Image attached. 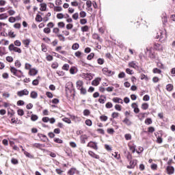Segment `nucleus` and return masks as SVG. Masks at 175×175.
<instances>
[{
    "instance_id": "nucleus-27",
    "label": "nucleus",
    "mask_w": 175,
    "mask_h": 175,
    "mask_svg": "<svg viewBox=\"0 0 175 175\" xmlns=\"http://www.w3.org/2000/svg\"><path fill=\"white\" fill-rule=\"evenodd\" d=\"M100 121L106 122L107 120H109V118L107 116L102 115L100 116Z\"/></svg>"
},
{
    "instance_id": "nucleus-56",
    "label": "nucleus",
    "mask_w": 175,
    "mask_h": 175,
    "mask_svg": "<svg viewBox=\"0 0 175 175\" xmlns=\"http://www.w3.org/2000/svg\"><path fill=\"white\" fill-rule=\"evenodd\" d=\"M8 21L10 23H16V18L11 16L9 18Z\"/></svg>"
},
{
    "instance_id": "nucleus-36",
    "label": "nucleus",
    "mask_w": 175,
    "mask_h": 175,
    "mask_svg": "<svg viewBox=\"0 0 175 175\" xmlns=\"http://www.w3.org/2000/svg\"><path fill=\"white\" fill-rule=\"evenodd\" d=\"M54 142L55 143H58L59 144H62L64 143V142L62 141V139H59V138H54Z\"/></svg>"
},
{
    "instance_id": "nucleus-16",
    "label": "nucleus",
    "mask_w": 175,
    "mask_h": 175,
    "mask_svg": "<svg viewBox=\"0 0 175 175\" xmlns=\"http://www.w3.org/2000/svg\"><path fill=\"white\" fill-rule=\"evenodd\" d=\"M113 102H114L115 103H121V105H122V103H124V101L118 98V97H114L113 99H112Z\"/></svg>"
},
{
    "instance_id": "nucleus-28",
    "label": "nucleus",
    "mask_w": 175,
    "mask_h": 175,
    "mask_svg": "<svg viewBox=\"0 0 175 175\" xmlns=\"http://www.w3.org/2000/svg\"><path fill=\"white\" fill-rule=\"evenodd\" d=\"M166 90H167V91H169V92H170V91H173V85H172V84L167 85Z\"/></svg>"
},
{
    "instance_id": "nucleus-50",
    "label": "nucleus",
    "mask_w": 175,
    "mask_h": 175,
    "mask_svg": "<svg viewBox=\"0 0 175 175\" xmlns=\"http://www.w3.org/2000/svg\"><path fill=\"white\" fill-rule=\"evenodd\" d=\"M72 18L73 20H77L79 18V13L76 12L72 14Z\"/></svg>"
},
{
    "instance_id": "nucleus-11",
    "label": "nucleus",
    "mask_w": 175,
    "mask_h": 175,
    "mask_svg": "<svg viewBox=\"0 0 175 175\" xmlns=\"http://www.w3.org/2000/svg\"><path fill=\"white\" fill-rule=\"evenodd\" d=\"M154 49L158 51H162L163 50V46L159 44L155 43L154 45Z\"/></svg>"
},
{
    "instance_id": "nucleus-31",
    "label": "nucleus",
    "mask_w": 175,
    "mask_h": 175,
    "mask_svg": "<svg viewBox=\"0 0 175 175\" xmlns=\"http://www.w3.org/2000/svg\"><path fill=\"white\" fill-rule=\"evenodd\" d=\"M79 16L81 17V18H84V17H87V13L85 11H81Z\"/></svg>"
},
{
    "instance_id": "nucleus-4",
    "label": "nucleus",
    "mask_w": 175,
    "mask_h": 175,
    "mask_svg": "<svg viewBox=\"0 0 175 175\" xmlns=\"http://www.w3.org/2000/svg\"><path fill=\"white\" fill-rule=\"evenodd\" d=\"M103 73L104 75H106V76H113V75H114V72L109 70V68H103Z\"/></svg>"
},
{
    "instance_id": "nucleus-40",
    "label": "nucleus",
    "mask_w": 175,
    "mask_h": 175,
    "mask_svg": "<svg viewBox=\"0 0 175 175\" xmlns=\"http://www.w3.org/2000/svg\"><path fill=\"white\" fill-rule=\"evenodd\" d=\"M86 5L88 9H91V6H92V2L90 0H88L86 2Z\"/></svg>"
},
{
    "instance_id": "nucleus-51",
    "label": "nucleus",
    "mask_w": 175,
    "mask_h": 175,
    "mask_svg": "<svg viewBox=\"0 0 175 175\" xmlns=\"http://www.w3.org/2000/svg\"><path fill=\"white\" fill-rule=\"evenodd\" d=\"M63 70H69V64H66L62 67Z\"/></svg>"
},
{
    "instance_id": "nucleus-12",
    "label": "nucleus",
    "mask_w": 175,
    "mask_h": 175,
    "mask_svg": "<svg viewBox=\"0 0 175 175\" xmlns=\"http://www.w3.org/2000/svg\"><path fill=\"white\" fill-rule=\"evenodd\" d=\"M29 75L30 76H36L38 75V70L35 68H31L29 70Z\"/></svg>"
},
{
    "instance_id": "nucleus-1",
    "label": "nucleus",
    "mask_w": 175,
    "mask_h": 175,
    "mask_svg": "<svg viewBox=\"0 0 175 175\" xmlns=\"http://www.w3.org/2000/svg\"><path fill=\"white\" fill-rule=\"evenodd\" d=\"M156 39H159V40L163 42L166 39V33L162 30H159L156 36Z\"/></svg>"
},
{
    "instance_id": "nucleus-64",
    "label": "nucleus",
    "mask_w": 175,
    "mask_h": 175,
    "mask_svg": "<svg viewBox=\"0 0 175 175\" xmlns=\"http://www.w3.org/2000/svg\"><path fill=\"white\" fill-rule=\"evenodd\" d=\"M90 110H88V109H85L84 111H83V115H85V116H88L89 114H90Z\"/></svg>"
},
{
    "instance_id": "nucleus-46",
    "label": "nucleus",
    "mask_w": 175,
    "mask_h": 175,
    "mask_svg": "<svg viewBox=\"0 0 175 175\" xmlns=\"http://www.w3.org/2000/svg\"><path fill=\"white\" fill-rule=\"evenodd\" d=\"M126 158H127L128 161H131L132 160V154H131V152H127Z\"/></svg>"
},
{
    "instance_id": "nucleus-35",
    "label": "nucleus",
    "mask_w": 175,
    "mask_h": 175,
    "mask_svg": "<svg viewBox=\"0 0 175 175\" xmlns=\"http://www.w3.org/2000/svg\"><path fill=\"white\" fill-rule=\"evenodd\" d=\"M31 68H32V65H31L30 64H28V63H26L25 65V68L27 70H31Z\"/></svg>"
},
{
    "instance_id": "nucleus-53",
    "label": "nucleus",
    "mask_w": 175,
    "mask_h": 175,
    "mask_svg": "<svg viewBox=\"0 0 175 175\" xmlns=\"http://www.w3.org/2000/svg\"><path fill=\"white\" fill-rule=\"evenodd\" d=\"M93 39H96L97 40H100V37L98 33L93 34Z\"/></svg>"
},
{
    "instance_id": "nucleus-42",
    "label": "nucleus",
    "mask_w": 175,
    "mask_h": 175,
    "mask_svg": "<svg viewBox=\"0 0 175 175\" xmlns=\"http://www.w3.org/2000/svg\"><path fill=\"white\" fill-rule=\"evenodd\" d=\"M38 118H39V117H38V116L32 114L31 116V121H36L38 120Z\"/></svg>"
},
{
    "instance_id": "nucleus-20",
    "label": "nucleus",
    "mask_w": 175,
    "mask_h": 175,
    "mask_svg": "<svg viewBox=\"0 0 175 175\" xmlns=\"http://www.w3.org/2000/svg\"><path fill=\"white\" fill-rule=\"evenodd\" d=\"M123 122H124V124H126V125H128L129 126H131V125H132V122H131L128 118H126L123 120Z\"/></svg>"
},
{
    "instance_id": "nucleus-6",
    "label": "nucleus",
    "mask_w": 175,
    "mask_h": 175,
    "mask_svg": "<svg viewBox=\"0 0 175 175\" xmlns=\"http://www.w3.org/2000/svg\"><path fill=\"white\" fill-rule=\"evenodd\" d=\"M128 147L131 151H132L133 154H135L136 152V145L133 144V142H129L128 144Z\"/></svg>"
},
{
    "instance_id": "nucleus-57",
    "label": "nucleus",
    "mask_w": 175,
    "mask_h": 175,
    "mask_svg": "<svg viewBox=\"0 0 175 175\" xmlns=\"http://www.w3.org/2000/svg\"><path fill=\"white\" fill-rule=\"evenodd\" d=\"M53 33H56L57 35H58V33H59V29H58V27H55L53 29Z\"/></svg>"
},
{
    "instance_id": "nucleus-38",
    "label": "nucleus",
    "mask_w": 175,
    "mask_h": 175,
    "mask_svg": "<svg viewBox=\"0 0 175 175\" xmlns=\"http://www.w3.org/2000/svg\"><path fill=\"white\" fill-rule=\"evenodd\" d=\"M62 121H64V122H66V124H71L72 123V120H70V119H69L68 118H64L62 119Z\"/></svg>"
},
{
    "instance_id": "nucleus-63",
    "label": "nucleus",
    "mask_w": 175,
    "mask_h": 175,
    "mask_svg": "<svg viewBox=\"0 0 175 175\" xmlns=\"http://www.w3.org/2000/svg\"><path fill=\"white\" fill-rule=\"evenodd\" d=\"M6 61H8V62H13V57H12V56H8L6 57Z\"/></svg>"
},
{
    "instance_id": "nucleus-33",
    "label": "nucleus",
    "mask_w": 175,
    "mask_h": 175,
    "mask_svg": "<svg viewBox=\"0 0 175 175\" xmlns=\"http://www.w3.org/2000/svg\"><path fill=\"white\" fill-rule=\"evenodd\" d=\"M124 138L126 140H131L132 139V135L129 133H126L124 135Z\"/></svg>"
},
{
    "instance_id": "nucleus-60",
    "label": "nucleus",
    "mask_w": 175,
    "mask_h": 175,
    "mask_svg": "<svg viewBox=\"0 0 175 175\" xmlns=\"http://www.w3.org/2000/svg\"><path fill=\"white\" fill-rule=\"evenodd\" d=\"M86 23H87V19L85 18H83L80 20V24H81V25H85Z\"/></svg>"
},
{
    "instance_id": "nucleus-10",
    "label": "nucleus",
    "mask_w": 175,
    "mask_h": 175,
    "mask_svg": "<svg viewBox=\"0 0 175 175\" xmlns=\"http://www.w3.org/2000/svg\"><path fill=\"white\" fill-rule=\"evenodd\" d=\"M167 174H173L174 173V167L173 166H167L166 168Z\"/></svg>"
},
{
    "instance_id": "nucleus-15",
    "label": "nucleus",
    "mask_w": 175,
    "mask_h": 175,
    "mask_svg": "<svg viewBox=\"0 0 175 175\" xmlns=\"http://www.w3.org/2000/svg\"><path fill=\"white\" fill-rule=\"evenodd\" d=\"M83 81H78L76 83V85H77V90H81V88H83Z\"/></svg>"
},
{
    "instance_id": "nucleus-9",
    "label": "nucleus",
    "mask_w": 175,
    "mask_h": 175,
    "mask_svg": "<svg viewBox=\"0 0 175 175\" xmlns=\"http://www.w3.org/2000/svg\"><path fill=\"white\" fill-rule=\"evenodd\" d=\"M137 163V160H130V165H128V169H134L135 166H136V164Z\"/></svg>"
},
{
    "instance_id": "nucleus-23",
    "label": "nucleus",
    "mask_w": 175,
    "mask_h": 175,
    "mask_svg": "<svg viewBox=\"0 0 175 175\" xmlns=\"http://www.w3.org/2000/svg\"><path fill=\"white\" fill-rule=\"evenodd\" d=\"M36 21L38 23H41V21H43V18H42V16L40 14H37L36 16Z\"/></svg>"
},
{
    "instance_id": "nucleus-7",
    "label": "nucleus",
    "mask_w": 175,
    "mask_h": 175,
    "mask_svg": "<svg viewBox=\"0 0 175 175\" xmlns=\"http://www.w3.org/2000/svg\"><path fill=\"white\" fill-rule=\"evenodd\" d=\"M29 91H28V90L27 89H25L17 92L18 96H24V95H29Z\"/></svg>"
},
{
    "instance_id": "nucleus-18",
    "label": "nucleus",
    "mask_w": 175,
    "mask_h": 175,
    "mask_svg": "<svg viewBox=\"0 0 175 175\" xmlns=\"http://www.w3.org/2000/svg\"><path fill=\"white\" fill-rule=\"evenodd\" d=\"M30 98L32 99H36V98H38V92L32 91L30 94Z\"/></svg>"
},
{
    "instance_id": "nucleus-61",
    "label": "nucleus",
    "mask_w": 175,
    "mask_h": 175,
    "mask_svg": "<svg viewBox=\"0 0 175 175\" xmlns=\"http://www.w3.org/2000/svg\"><path fill=\"white\" fill-rule=\"evenodd\" d=\"M118 116H120V113H117V112H113L111 115V117L113 118H117V117H118Z\"/></svg>"
},
{
    "instance_id": "nucleus-24",
    "label": "nucleus",
    "mask_w": 175,
    "mask_h": 175,
    "mask_svg": "<svg viewBox=\"0 0 175 175\" xmlns=\"http://www.w3.org/2000/svg\"><path fill=\"white\" fill-rule=\"evenodd\" d=\"M23 44H25V47L29 46V43H31V40L27 39V40H23Z\"/></svg>"
},
{
    "instance_id": "nucleus-14",
    "label": "nucleus",
    "mask_w": 175,
    "mask_h": 175,
    "mask_svg": "<svg viewBox=\"0 0 175 175\" xmlns=\"http://www.w3.org/2000/svg\"><path fill=\"white\" fill-rule=\"evenodd\" d=\"M89 155L92 157V158H95V159H99V155L95 154L94 152L90 150L88 151Z\"/></svg>"
},
{
    "instance_id": "nucleus-34",
    "label": "nucleus",
    "mask_w": 175,
    "mask_h": 175,
    "mask_svg": "<svg viewBox=\"0 0 175 175\" xmlns=\"http://www.w3.org/2000/svg\"><path fill=\"white\" fill-rule=\"evenodd\" d=\"M145 124L146 125H151V124H152V120H151V118H147L146 120H145Z\"/></svg>"
},
{
    "instance_id": "nucleus-17",
    "label": "nucleus",
    "mask_w": 175,
    "mask_h": 175,
    "mask_svg": "<svg viewBox=\"0 0 175 175\" xmlns=\"http://www.w3.org/2000/svg\"><path fill=\"white\" fill-rule=\"evenodd\" d=\"M40 10H41V12H46V9H47V4L42 3L40 5Z\"/></svg>"
},
{
    "instance_id": "nucleus-55",
    "label": "nucleus",
    "mask_w": 175,
    "mask_h": 175,
    "mask_svg": "<svg viewBox=\"0 0 175 175\" xmlns=\"http://www.w3.org/2000/svg\"><path fill=\"white\" fill-rule=\"evenodd\" d=\"M11 163L13 165H17L18 163V160H17L16 159H12Z\"/></svg>"
},
{
    "instance_id": "nucleus-58",
    "label": "nucleus",
    "mask_w": 175,
    "mask_h": 175,
    "mask_svg": "<svg viewBox=\"0 0 175 175\" xmlns=\"http://www.w3.org/2000/svg\"><path fill=\"white\" fill-rule=\"evenodd\" d=\"M124 77H125V72H122L118 75L119 79H124Z\"/></svg>"
},
{
    "instance_id": "nucleus-43",
    "label": "nucleus",
    "mask_w": 175,
    "mask_h": 175,
    "mask_svg": "<svg viewBox=\"0 0 175 175\" xmlns=\"http://www.w3.org/2000/svg\"><path fill=\"white\" fill-rule=\"evenodd\" d=\"M105 107H107V109H111V107H113V104L110 102H108L106 103Z\"/></svg>"
},
{
    "instance_id": "nucleus-52",
    "label": "nucleus",
    "mask_w": 175,
    "mask_h": 175,
    "mask_svg": "<svg viewBox=\"0 0 175 175\" xmlns=\"http://www.w3.org/2000/svg\"><path fill=\"white\" fill-rule=\"evenodd\" d=\"M14 44L17 46V47H20V46H21V42H20V40H16V41H14Z\"/></svg>"
},
{
    "instance_id": "nucleus-8",
    "label": "nucleus",
    "mask_w": 175,
    "mask_h": 175,
    "mask_svg": "<svg viewBox=\"0 0 175 175\" xmlns=\"http://www.w3.org/2000/svg\"><path fill=\"white\" fill-rule=\"evenodd\" d=\"M161 21H162L163 27H165V25H166V23H167V16L166 15V13L162 14Z\"/></svg>"
},
{
    "instance_id": "nucleus-2",
    "label": "nucleus",
    "mask_w": 175,
    "mask_h": 175,
    "mask_svg": "<svg viewBox=\"0 0 175 175\" xmlns=\"http://www.w3.org/2000/svg\"><path fill=\"white\" fill-rule=\"evenodd\" d=\"M8 50L10 51H14V53H18V54H21L22 53L21 49L15 46L14 44H10L8 46Z\"/></svg>"
},
{
    "instance_id": "nucleus-21",
    "label": "nucleus",
    "mask_w": 175,
    "mask_h": 175,
    "mask_svg": "<svg viewBox=\"0 0 175 175\" xmlns=\"http://www.w3.org/2000/svg\"><path fill=\"white\" fill-rule=\"evenodd\" d=\"M129 66L130 68H133L134 69H136V68H137V64H136V63H135V62H131L129 63Z\"/></svg>"
},
{
    "instance_id": "nucleus-26",
    "label": "nucleus",
    "mask_w": 175,
    "mask_h": 175,
    "mask_svg": "<svg viewBox=\"0 0 175 175\" xmlns=\"http://www.w3.org/2000/svg\"><path fill=\"white\" fill-rule=\"evenodd\" d=\"M82 32H88L90 27L88 25H85L81 28Z\"/></svg>"
},
{
    "instance_id": "nucleus-29",
    "label": "nucleus",
    "mask_w": 175,
    "mask_h": 175,
    "mask_svg": "<svg viewBox=\"0 0 175 175\" xmlns=\"http://www.w3.org/2000/svg\"><path fill=\"white\" fill-rule=\"evenodd\" d=\"M75 173H76V169H75V168H71L68 172V174H69V175H74Z\"/></svg>"
},
{
    "instance_id": "nucleus-37",
    "label": "nucleus",
    "mask_w": 175,
    "mask_h": 175,
    "mask_svg": "<svg viewBox=\"0 0 175 175\" xmlns=\"http://www.w3.org/2000/svg\"><path fill=\"white\" fill-rule=\"evenodd\" d=\"M97 62L99 65H103V64H105V59L102 58H98L97 59Z\"/></svg>"
},
{
    "instance_id": "nucleus-30",
    "label": "nucleus",
    "mask_w": 175,
    "mask_h": 175,
    "mask_svg": "<svg viewBox=\"0 0 175 175\" xmlns=\"http://www.w3.org/2000/svg\"><path fill=\"white\" fill-rule=\"evenodd\" d=\"M57 38L61 42H65V37L62 34H57Z\"/></svg>"
},
{
    "instance_id": "nucleus-41",
    "label": "nucleus",
    "mask_w": 175,
    "mask_h": 175,
    "mask_svg": "<svg viewBox=\"0 0 175 175\" xmlns=\"http://www.w3.org/2000/svg\"><path fill=\"white\" fill-rule=\"evenodd\" d=\"M152 72L153 73H157L158 75H161V73H162V71L158 68H154Z\"/></svg>"
},
{
    "instance_id": "nucleus-44",
    "label": "nucleus",
    "mask_w": 175,
    "mask_h": 175,
    "mask_svg": "<svg viewBox=\"0 0 175 175\" xmlns=\"http://www.w3.org/2000/svg\"><path fill=\"white\" fill-rule=\"evenodd\" d=\"M79 47H80V46L79 45V44L75 43L72 45V50H77L79 49Z\"/></svg>"
},
{
    "instance_id": "nucleus-45",
    "label": "nucleus",
    "mask_w": 175,
    "mask_h": 175,
    "mask_svg": "<svg viewBox=\"0 0 175 175\" xmlns=\"http://www.w3.org/2000/svg\"><path fill=\"white\" fill-rule=\"evenodd\" d=\"M55 12H62V7L56 6L54 8Z\"/></svg>"
},
{
    "instance_id": "nucleus-47",
    "label": "nucleus",
    "mask_w": 175,
    "mask_h": 175,
    "mask_svg": "<svg viewBox=\"0 0 175 175\" xmlns=\"http://www.w3.org/2000/svg\"><path fill=\"white\" fill-rule=\"evenodd\" d=\"M8 36H10V38H16V34H14V31H10L8 32Z\"/></svg>"
},
{
    "instance_id": "nucleus-62",
    "label": "nucleus",
    "mask_w": 175,
    "mask_h": 175,
    "mask_svg": "<svg viewBox=\"0 0 175 175\" xmlns=\"http://www.w3.org/2000/svg\"><path fill=\"white\" fill-rule=\"evenodd\" d=\"M17 113H18V116H23L24 114V110L18 109Z\"/></svg>"
},
{
    "instance_id": "nucleus-48",
    "label": "nucleus",
    "mask_w": 175,
    "mask_h": 175,
    "mask_svg": "<svg viewBox=\"0 0 175 175\" xmlns=\"http://www.w3.org/2000/svg\"><path fill=\"white\" fill-rule=\"evenodd\" d=\"M15 66H16V68H21V62L18 60H16Z\"/></svg>"
},
{
    "instance_id": "nucleus-39",
    "label": "nucleus",
    "mask_w": 175,
    "mask_h": 175,
    "mask_svg": "<svg viewBox=\"0 0 175 175\" xmlns=\"http://www.w3.org/2000/svg\"><path fill=\"white\" fill-rule=\"evenodd\" d=\"M142 109H143V110H147V109H148V104L146 103H143L142 105Z\"/></svg>"
},
{
    "instance_id": "nucleus-59",
    "label": "nucleus",
    "mask_w": 175,
    "mask_h": 175,
    "mask_svg": "<svg viewBox=\"0 0 175 175\" xmlns=\"http://www.w3.org/2000/svg\"><path fill=\"white\" fill-rule=\"evenodd\" d=\"M51 68H53V69H57V68H58V63H53L51 65Z\"/></svg>"
},
{
    "instance_id": "nucleus-3",
    "label": "nucleus",
    "mask_w": 175,
    "mask_h": 175,
    "mask_svg": "<svg viewBox=\"0 0 175 175\" xmlns=\"http://www.w3.org/2000/svg\"><path fill=\"white\" fill-rule=\"evenodd\" d=\"M10 69L11 73H12L14 76H16V77H18L19 79H21V75L18 74V70L17 68L13 66H10Z\"/></svg>"
},
{
    "instance_id": "nucleus-54",
    "label": "nucleus",
    "mask_w": 175,
    "mask_h": 175,
    "mask_svg": "<svg viewBox=\"0 0 175 175\" xmlns=\"http://www.w3.org/2000/svg\"><path fill=\"white\" fill-rule=\"evenodd\" d=\"M44 33H50L51 32V29H50V27H46L44 29Z\"/></svg>"
},
{
    "instance_id": "nucleus-13",
    "label": "nucleus",
    "mask_w": 175,
    "mask_h": 175,
    "mask_svg": "<svg viewBox=\"0 0 175 175\" xmlns=\"http://www.w3.org/2000/svg\"><path fill=\"white\" fill-rule=\"evenodd\" d=\"M88 139L87 135H83L80 137L81 144H85V141Z\"/></svg>"
},
{
    "instance_id": "nucleus-5",
    "label": "nucleus",
    "mask_w": 175,
    "mask_h": 175,
    "mask_svg": "<svg viewBox=\"0 0 175 175\" xmlns=\"http://www.w3.org/2000/svg\"><path fill=\"white\" fill-rule=\"evenodd\" d=\"M87 147H90V148H93L96 151L98 150V144L91 141L88 144Z\"/></svg>"
},
{
    "instance_id": "nucleus-32",
    "label": "nucleus",
    "mask_w": 175,
    "mask_h": 175,
    "mask_svg": "<svg viewBox=\"0 0 175 175\" xmlns=\"http://www.w3.org/2000/svg\"><path fill=\"white\" fill-rule=\"evenodd\" d=\"M55 57H57V58H60V59H62L64 61V59H65V57L57 53H53Z\"/></svg>"
},
{
    "instance_id": "nucleus-22",
    "label": "nucleus",
    "mask_w": 175,
    "mask_h": 175,
    "mask_svg": "<svg viewBox=\"0 0 175 175\" xmlns=\"http://www.w3.org/2000/svg\"><path fill=\"white\" fill-rule=\"evenodd\" d=\"M8 17H9V16H8L7 13L0 14V20H6Z\"/></svg>"
},
{
    "instance_id": "nucleus-19",
    "label": "nucleus",
    "mask_w": 175,
    "mask_h": 175,
    "mask_svg": "<svg viewBox=\"0 0 175 175\" xmlns=\"http://www.w3.org/2000/svg\"><path fill=\"white\" fill-rule=\"evenodd\" d=\"M32 147H35L36 148H42L44 147V145H43L42 144L35 143V144H32Z\"/></svg>"
},
{
    "instance_id": "nucleus-49",
    "label": "nucleus",
    "mask_w": 175,
    "mask_h": 175,
    "mask_svg": "<svg viewBox=\"0 0 175 175\" xmlns=\"http://www.w3.org/2000/svg\"><path fill=\"white\" fill-rule=\"evenodd\" d=\"M94 53H90L89 55H88L87 57V59H88L89 61H91V59H92L94 58Z\"/></svg>"
},
{
    "instance_id": "nucleus-25",
    "label": "nucleus",
    "mask_w": 175,
    "mask_h": 175,
    "mask_svg": "<svg viewBox=\"0 0 175 175\" xmlns=\"http://www.w3.org/2000/svg\"><path fill=\"white\" fill-rule=\"evenodd\" d=\"M99 81H100V79H96L92 82V85H99Z\"/></svg>"
}]
</instances>
